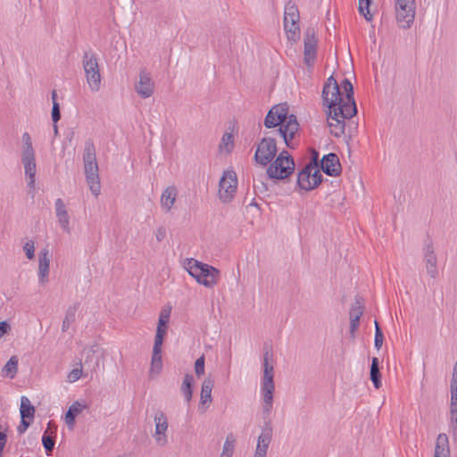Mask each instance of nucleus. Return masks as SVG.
Wrapping results in <instances>:
<instances>
[{
    "label": "nucleus",
    "instance_id": "obj_23",
    "mask_svg": "<svg viewBox=\"0 0 457 457\" xmlns=\"http://www.w3.org/2000/svg\"><path fill=\"white\" fill-rule=\"evenodd\" d=\"M83 162L84 166L98 165L96 162V147L91 139L87 140L85 143Z\"/></svg>",
    "mask_w": 457,
    "mask_h": 457
},
{
    "label": "nucleus",
    "instance_id": "obj_20",
    "mask_svg": "<svg viewBox=\"0 0 457 457\" xmlns=\"http://www.w3.org/2000/svg\"><path fill=\"white\" fill-rule=\"evenodd\" d=\"M304 57H314L316 55L317 39L312 28H308L304 34Z\"/></svg>",
    "mask_w": 457,
    "mask_h": 457
},
{
    "label": "nucleus",
    "instance_id": "obj_16",
    "mask_svg": "<svg viewBox=\"0 0 457 457\" xmlns=\"http://www.w3.org/2000/svg\"><path fill=\"white\" fill-rule=\"evenodd\" d=\"M84 170L90 191L94 195L97 196L101 190L98 165L84 166Z\"/></svg>",
    "mask_w": 457,
    "mask_h": 457
},
{
    "label": "nucleus",
    "instance_id": "obj_6",
    "mask_svg": "<svg viewBox=\"0 0 457 457\" xmlns=\"http://www.w3.org/2000/svg\"><path fill=\"white\" fill-rule=\"evenodd\" d=\"M299 12L296 4L289 0L285 5L284 27L287 33V39L295 41L300 37Z\"/></svg>",
    "mask_w": 457,
    "mask_h": 457
},
{
    "label": "nucleus",
    "instance_id": "obj_46",
    "mask_svg": "<svg viewBox=\"0 0 457 457\" xmlns=\"http://www.w3.org/2000/svg\"><path fill=\"white\" fill-rule=\"evenodd\" d=\"M360 319L358 318H350V328L349 332L352 337H355V332L359 328Z\"/></svg>",
    "mask_w": 457,
    "mask_h": 457
},
{
    "label": "nucleus",
    "instance_id": "obj_56",
    "mask_svg": "<svg viewBox=\"0 0 457 457\" xmlns=\"http://www.w3.org/2000/svg\"><path fill=\"white\" fill-rule=\"evenodd\" d=\"M52 101L53 104H54V102H57V93L55 90L52 91Z\"/></svg>",
    "mask_w": 457,
    "mask_h": 457
},
{
    "label": "nucleus",
    "instance_id": "obj_44",
    "mask_svg": "<svg viewBox=\"0 0 457 457\" xmlns=\"http://www.w3.org/2000/svg\"><path fill=\"white\" fill-rule=\"evenodd\" d=\"M269 446L257 443L253 457H266Z\"/></svg>",
    "mask_w": 457,
    "mask_h": 457
},
{
    "label": "nucleus",
    "instance_id": "obj_21",
    "mask_svg": "<svg viewBox=\"0 0 457 457\" xmlns=\"http://www.w3.org/2000/svg\"><path fill=\"white\" fill-rule=\"evenodd\" d=\"M178 195V190L174 186L166 187L161 195V206L166 212H170L173 207Z\"/></svg>",
    "mask_w": 457,
    "mask_h": 457
},
{
    "label": "nucleus",
    "instance_id": "obj_3",
    "mask_svg": "<svg viewBox=\"0 0 457 457\" xmlns=\"http://www.w3.org/2000/svg\"><path fill=\"white\" fill-rule=\"evenodd\" d=\"M264 126L268 129L279 126L278 132L287 146L295 148L293 139L298 132L299 124L295 115H288V106L287 104H280L271 107L265 117Z\"/></svg>",
    "mask_w": 457,
    "mask_h": 457
},
{
    "label": "nucleus",
    "instance_id": "obj_47",
    "mask_svg": "<svg viewBox=\"0 0 457 457\" xmlns=\"http://www.w3.org/2000/svg\"><path fill=\"white\" fill-rule=\"evenodd\" d=\"M170 310H162L160 313L158 323L160 324H168L170 320Z\"/></svg>",
    "mask_w": 457,
    "mask_h": 457
},
{
    "label": "nucleus",
    "instance_id": "obj_29",
    "mask_svg": "<svg viewBox=\"0 0 457 457\" xmlns=\"http://www.w3.org/2000/svg\"><path fill=\"white\" fill-rule=\"evenodd\" d=\"M194 384V378L190 374H187L184 377L182 385H181V393L184 395L186 402H190L192 399V386Z\"/></svg>",
    "mask_w": 457,
    "mask_h": 457
},
{
    "label": "nucleus",
    "instance_id": "obj_24",
    "mask_svg": "<svg viewBox=\"0 0 457 457\" xmlns=\"http://www.w3.org/2000/svg\"><path fill=\"white\" fill-rule=\"evenodd\" d=\"M214 386V381L211 378H206L201 388L200 402L201 404L210 403L212 402V391Z\"/></svg>",
    "mask_w": 457,
    "mask_h": 457
},
{
    "label": "nucleus",
    "instance_id": "obj_41",
    "mask_svg": "<svg viewBox=\"0 0 457 457\" xmlns=\"http://www.w3.org/2000/svg\"><path fill=\"white\" fill-rule=\"evenodd\" d=\"M195 372L197 377L204 374V356L202 355L195 362Z\"/></svg>",
    "mask_w": 457,
    "mask_h": 457
},
{
    "label": "nucleus",
    "instance_id": "obj_9",
    "mask_svg": "<svg viewBox=\"0 0 457 457\" xmlns=\"http://www.w3.org/2000/svg\"><path fill=\"white\" fill-rule=\"evenodd\" d=\"M237 187V174L233 170H226L220 180L219 198L223 203H229L235 196Z\"/></svg>",
    "mask_w": 457,
    "mask_h": 457
},
{
    "label": "nucleus",
    "instance_id": "obj_48",
    "mask_svg": "<svg viewBox=\"0 0 457 457\" xmlns=\"http://www.w3.org/2000/svg\"><path fill=\"white\" fill-rule=\"evenodd\" d=\"M306 165L313 169H319V153L317 151H312V159Z\"/></svg>",
    "mask_w": 457,
    "mask_h": 457
},
{
    "label": "nucleus",
    "instance_id": "obj_1",
    "mask_svg": "<svg viewBox=\"0 0 457 457\" xmlns=\"http://www.w3.org/2000/svg\"><path fill=\"white\" fill-rule=\"evenodd\" d=\"M353 94V87L348 79H344L339 86L330 76L323 86L322 100L328 108V124L330 133L337 137L345 133V120L357 113Z\"/></svg>",
    "mask_w": 457,
    "mask_h": 457
},
{
    "label": "nucleus",
    "instance_id": "obj_8",
    "mask_svg": "<svg viewBox=\"0 0 457 457\" xmlns=\"http://www.w3.org/2000/svg\"><path fill=\"white\" fill-rule=\"evenodd\" d=\"M396 21L400 27L410 28L415 17V0H395Z\"/></svg>",
    "mask_w": 457,
    "mask_h": 457
},
{
    "label": "nucleus",
    "instance_id": "obj_14",
    "mask_svg": "<svg viewBox=\"0 0 457 457\" xmlns=\"http://www.w3.org/2000/svg\"><path fill=\"white\" fill-rule=\"evenodd\" d=\"M21 162L24 166L25 176L29 179L28 187L34 188L37 172L35 152L22 153Z\"/></svg>",
    "mask_w": 457,
    "mask_h": 457
},
{
    "label": "nucleus",
    "instance_id": "obj_43",
    "mask_svg": "<svg viewBox=\"0 0 457 457\" xmlns=\"http://www.w3.org/2000/svg\"><path fill=\"white\" fill-rule=\"evenodd\" d=\"M23 250H24L28 259L31 260V259L34 258V256H35V254H34L35 245H34V242L33 241H28L24 245Z\"/></svg>",
    "mask_w": 457,
    "mask_h": 457
},
{
    "label": "nucleus",
    "instance_id": "obj_45",
    "mask_svg": "<svg viewBox=\"0 0 457 457\" xmlns=\"http://www.w3.org/2000/svg\"><path fill=\"white\" fill-rule=\"evenodd\" d=\"M52 120L54 123H57L61 119L60 105L57 102H54L52 108Z\"/></svg>",
    "mask_w": 457,
    "mask_h": 457
},
{
    "label": "nucleus",
    "instance_id": "obj_28",
    "mask_svg": "<svg viewBox=\"0 0 457 457\" xmlns=\"http://www.w3.org/2000/svg\"><path fill=\"white\" fill-rule=\"evenodd\" d=\"M21 418L33 420L35 415V408L26 396H21L20 407Z\"/></svg>",
    "mask_w": 457,
    "mask_h": 457
},
{
    "label": "nucleus",
    "instance_id": "obj_50",
    "mask_svg": "<svg viewBox=\"0 0 457 457\" xmlns=\"http://www.w3.org/2000/svg\"><path fill=\"white\" fill-rule=\"evenodd\" d=\"M155 237L158 242H162L166 237V228L160 227L155 231Z\"/></svg>",
    "mask_w": 457,
    "mask_h": 457
},
{
    "label": "nucleus",
    "instance_id": "obj_33",
    "mask_svg": "<svg viewBox=\"0 0 457 457\" xmlns=\"http://www.w3.org/2000/svg\"><path fill=\"white\" fill-rule=\"evenodd\" d=\"M87 370L85 371L83 369V364L79 362V367L74 368L69 372L67 376V381L69 383H74L78 381L81 377H87Z\"/></svg>",
    "mask_w": 457,
    "mask_h": 457
},
{
    "label": "nucleus",
    "instance_id": "obj_11",
    "mask_svg": "<svg viewBox=\"0 0 457 457\" xmlns=\"http://www.w3.org/2000/svg\"><path fill=\"white\" fill-rule=\"evenodd\" d=\"M86 79L93 92H97L101 87V71L97 59H86L83 62Z\"/></svg>",
    "mask_w": 457,
    "mask_h": 457
},
{
    "label": "nucleus",
    "instance_id": "obj_53",
    "mask_svg": "<svg viewBox=\"0 0 457 457\" xmlns=\"http://www.w3.org/2000/svg\"><path fill=\"white\" fill-rule=\"evenodd\" d=\"M451 407H457V387H451Z\"/></svg>",
    "mask_w": 457,
    "mask_h": 457
},
{
    "label": "nucleus",
    "instance_id": "obj_49",
    "mask_svg": "<svg viewBox=\"0 0 457 457\" xmlns=\"http://www.w3.org/2000/svg\"><path fill=\"white\" fill-rule=\"evenodd\" d=\"M30 426V422L27 420V419L21 418V423L17 428V431L19 434H23L28 429V428Z\"/></svg>",
    "mask_w": 457,
    "mask_h": 457
},
{
    "label": "nucleus",
    "instance_id": "obj_38",
    "mask_svg": "<svg viewBox=\"0 0 457 457\" xmlns=\"http://www.w3.org/2000/svg\"><path fill=\"white\" fill-rule=\"evenodd\" d=\"M384 335L381 328L379 327L378 321H375V338H374V346L376 349L379 350L383 345Z\"/></svg>",
    "mask_w": 457,
    "mask_h": 457
},
{
    "label": "nucleus",
    "instance_id": "obj_30",
    "mask_svg": "<svg viewBox=\"0 0 457 457\" xmlns=\"http://www.w3.org/2000/svg\"><path fill=\"white\" fill-rule=\"evenodd\" d=\"M162 346L161 345L154 344L153 355H152V370L159 372L162 367Z\"/></svg>",
    "mask_w": 457,
    "mask_h": 457
},
{
    "label": "nucleus",
    "instance_id": "obj_36",
    "mask_svg": "<svg viewBox=\"0 0 457 457\" xmlns=\"http://www.w3.org/2000/svg\"><path fill=\"white\" fill-rule=\"evenodd\" d=\"M168 324H157L154 344L162 345L164 336L167 333Z\"/></svg>",
    "mask_w": 457,
    "mask_h": 457
},
{
    "label": "nucleus",
    "instance_id": "obj_18",
    "mask_svg": "<svg viewBox=\"0 0 457 457\" xmlns=\"http://www.w3.org/2000/svg\"><path fill=\"white\" fill-rule=\"evenodd\" d=\"M424 261L426 264V270L428 274L431 278H436L437 276V259L434 253V248L430 243L427 244L425 246V255Z\"/></svg>",
    "mask_w": 457,
    "mask_h": 457
},
{
    "label": "nucleus",
    "instance_id": "obj_34",
    "mask_svg": "<svg viewBox=\"0 0 457 457\" xmlns=\"http://www.w3.org/2000/svg\"><path fill=\"white\" fill-rule=\"evenodd\" d=\"M363 303L360 297H356L354 299V303H353L350 312H349V318H358L361 319V317L363 314Z\"/></svg>",
    "mask_w": 457,
    "mask_h": 457
},
{
    "label": "nucleus",
    "instance_id": "obj_7",
    "mask_svg": "<svg viewBox=\"0 0 457 457\" xmlns=\"http://www.w3.org/2000/svg\"><path fill=\"white\" fill-rule=\"evenodd\" d=\"M277 152L276 140L272 137H263L257 145L254 161L262 166H267L274 160Z\"/></svg>",
    "mask_w": 457,
    "mask_h": 457
},
{
    "label": "nucleus",
    "instance_id": "obj_37",
    "mask_svg": "<svg viewBox=\"0 0 457 457\" xmlns=\"http://www.w3.org/2000/svg\"><path fill=\"white\" fill-rule=\"evenodd\" d=\"M42 444L47 454L51 453L54 447V437L45 432L42 436Z\"/></svg>",
    "mask_w": 457,
    "mask_h": 457
},
{
    "label": "nucleus",
    "instance_id": "obj_10",
    "mask_svg": "<svg viewBox=\"0 0 457 457\" xmlns=\"http://www.w3.org/2000/svg\"><path fill=\"white\" fill-rule=\"evenodd\" d=\"M322 175L319 169L305 165L298 173L297 185L301 189L310 191L316 188L322 181Z\"/></svg>",
    "mask_w": 457,
    "mask_h": 457
},
{
    "label": "nucleus",
    "instance_id": "obj_4",
    "mask_svg": "<svg viewBox=\"0 0 457 457\" xmlns=\"http://www.w3.org/2000/svg\"><path fill=\"white\" fill-rule=\"evenodd\" d=\"M184 267L190 276L205 287L212 288L217 285L220 278V270L215 267L203 263L193 258L187 259Z\"/></svg>",
    "mask_w": 457,
    "mask_h": 457
},
{
    "label": "nucleus",
    "instance_id": "obj_51",
    "mask_svg": "<svg viewBox=\"0 0 457 457\" xmlns=\"http://www.w3.org/2000/svg\"><path fill=\"white\" fill-rule=\"evenodd\" d=\"M7 442V436L4 432H0V457L3 456L4 448Z\"/></svg>",
    "mask_w": 457,
    "mask_h": 457
},
{
    "label": "nucleus",
    "instance_id": "obj_55",
    "mask_svg": "<svg viewBox=\"0 0 457 457\" xmlns=\"http://www.w3.org/2000/svg\"><path fill=\"white\" fill-rule=\"evenodd\" d=\"M304 60V62L305 64L308 66V67H311L313 65L314 63V59H309V58H306V59H303Z\"/></svg>",
    "mask_w": 457,
    "mask_h": 457
},
{
    "label": "nucleus",
    "instance_id": "obj_17",
    "mask_svg": "<svg viewBox=\"0 0 457 457\" xmlns=\"http://www.w3.org/2000/svg\"><path fill=\"white\" fill-rule=\"evenodd\" d=\"M50 255L49 250L44 248L38 257V282L45 285L48 282Z\"/></svg>",
    "mask_w": 457,
    "mask_h": 457
},
{
    "label": "nucleus",
    "instance_id": "obj_2",
    "mask_svg": "<svg viewBox=\"0 0 457 457\" xmlns=\"http://www.w3.org/2000/svg\"><path fill=\"white\" fill-rule=\"evenodd\" d=\"M275 391L274 368L269 363V352L263 355V375L261 381V394L262 397V418L264 420L262 432L257 443L269 446L272 436L273 428L270 415L273 408V395Z\"/></svg>",
    "mask_w": 457,
    "mask_h": 457
},
{
    "label": "nucleus",
    "instance_id": "obj_13",
    "mask_svg": "<svg viewBox=\"0 0 457 457\" xmlns=\"http://www.w3.org/2000/svg\"><path fill=\"white\" fill-rule=\"evenodd\" d=\"M154 437L158 445L163 446L167 444L168 439L166 431L168 429V420L166 415L162 411H157L154 414Z\"/></svg>",
    "mask_w": 457,
    "mask_h": 457
},
{
    "label": "nucleus",
    "instance_id": "obj_54",
    "mask_svg": "<svg viewBox=\"0 0 457 457\" xmlns=\"http://www.w3.org/2000/svg\"><path fill=\"white\" fill-rule=\"evenodd\" d=\"M451 387H457V361L453 365Z\"/></svg>",
    "mask_w": 457,
    "mask_h": 457
},
{
    "label": "nucleus",
    "instance_id": "obj_19",
    "mask_svg": "<svg viewBox=\"0 0 457 457\" xmlns=\"http://www.w3.org/2000/svg\"><path fill=\"white\" fill-rule=\"evenodd\" d=\"M56 217L58 219V222L62 228L63 231L70 233V216L66 210L65 204L61 198L55 200L54 203Z\"/></svg>",
    "mask_w": 457,
    "mask_h": 457
},
{
    "label": "nucleus",
    "instance_id": "obj_31",
    "mask_svg": "<svg viewBox=\"0 0 457 457\" xmlns=\"http://www.w3.org/2000/svg\"><path fill=\"white\" fill-rule=\"evenodd\" d=\"M236 439L232 434L227 436L220 457H233Z\"/></svg>",
    "mask_w": 457,
    "mask_h": 457
},
{
    "label": "nucleus",
    "instance_id": "obj_12",
    "mask_svg": "<svg viewBox=\"0 0 457 457\" xmlns=\"http://www.w3.org/2000/svg\"><path fill=\"white\" fill-rule=\"evenodd\" d=\"M135 90L142 98H148L154 94V81L146 69L140 71L138 80L135 83Z\"/></svg>",
    "mask_w": 457,
    "mask_h": 457
},
{
    "label": "nucleus",
    "instance_id": "obj_59",
    "mask_svg": "<svg viewBox=\"0 0 457 457\" xmlns=\"http://www.w3.org/2000/svg\"><path fill=\"white\" fill-rule=\"evenodd\" d=\"M88 358H89V356H87V359H86V361H85V362H84V365H85V366H86V365L87 364V362H88V360H87Z\"/></svg>",
    "mask_w": 457,
    "mask_h": 457
},
{
    "label": "nucleus",
    "instance_id": "obj_40",
    "mask_svg": "<svg viewBox=\"0 0 457 457\" xmlns=\"http://www.w3.org/2000/svg\"><path fill=\"white\" fill-rule=\"evenodd\" d=\"M23 149L22 153L34 152L30 136L28 132L22 135Z\"/></svg>",
    "mask_w": 457,
    "mask_h": 457
},
{
    "label": "nucleus",
    "instance_id": "obj_57",
    "mask_svg": "<svg viewBox=\"0 0 457 457\" xmlns=\"http://www.w3.org/2000/svg\"><path fill=\"white\" fill-rule=\"evenodd\" d=\"M53 127H54V136L56 137V136H58V133H59V132H58V126H57V123H54V126H53Z\"/></svg>",
    "mask_w": 457,
    "mask_h": 457
},
{
    "label": "nucleus",
    "instance_id": "obj_25",
    "mask_svg": "<svg viewBox=\"0 0 457 457\" xmlns=\"http://www.w3.org/2000/svg\"><path fill=\"white\" fill-rule=\"evenodd\" d=\"M85 408V405L81 404L79 402L73 403L68 409L65 414V422L69 427H72L75 424V418L78 414H79L82 410Z\"/></svg>",
    "mask_w": 457,
    "mask_h": 457
},
{
    "label": "nucleus",
    "instance_id": "obj_58",
    "mask_svg": "<svg viewBox=\"0 0 457 457\" xmlns=\"http://www.w3.org/2000/svg\"><path fill=\"white\" fill-rule=\"evenodd\" d=\"M98 367V362L96 363V366L91 370V373L96 370V368Z\"/></svg>",
    "mask_w": 457,
    "mask_h": 457
},
{
    "label": "nucleus",
    "instance_id": "obj_35",
    "mask_svg": "<svg viewBox=\"0 0 457 457\" xmlns=\"http://www.w3.org/2000/svg\"><path fill=\"white\" fill-rule=\"evenodd\" d=\"M371 0H359V12L363 15L367 21H371L373 15L370 12Z\"/></svg>",
    "mask_w": 457,
    "mask_h": 457
},
{
    "label": "nucleus",
    "instance_id": "obj_5",
    "mask_svg": "<svg viewBox=\"0 0 457 457\" xmlns=\"http://www.w3.org/2000/svg\"><path fill=\"white\" fill-rule=\"evenodd\" d=\"M267 174L272 179H285L288 178L295 170V162L293 157L286 150H283L269 163Z\"/></svg>",
    "mask_w": 457,
    "mask_h": 457
},
{
    "label": "nucleus",
    "instance_id": "obj_52",
    "mask_svg": "<svg viewBox=\"0 0 457 457\" xmlns=\"http://www.w3.org/2000/svg\"><path fill=\"white\" fill-rule=\"evenodd\" d=\"M11 329L7 321H0V338Z\"/></svg>",
    "mask_w": 457,
    "mask_h": 457
},
{
    "label": "nucleus",
    "instance_id": "obj_15",
    "mask_svg": "<svg viewBox=\"0 0 457 457\" xmlns=\"http://www.w3.org/2000/svg\"><path fill=\"white\" fill-rule=\"evenodd\" d=\"M320 169L328 176L339 175L342 167L338 156L334 153L325 154L320 161Z\"/></svg>",
    "mask_w": 457,
    "mask_h": 457
},
{
    "label": "nucleus",
    "instance_id": "obj_27",
    "mask_svg": "<svg viewBox=\"0 0 457 457\" xmlns=\"http://www.w3.org/2000/svg\"><path fill=\"white\" fill-rule=\"evenodd\" d=\"M370 380L372 381L374 387L378 389L381 387V374L379 371V361L377 357H373L370 365Z\"/></svg>",
    "mask_w": 457,
    "mask_h": 457
},
{
    "label": "nucleus",
    "instance_id": "obj_32",
    "mask_svg": "<svg viewBox=\"0 0 457 457\" xmlns=\"http://www.w3.org/2000/svg\"><path fill=\"white\" fill-rule=\"evenodd\" d=\"M76 312H77V306H71L66 311L65 317H64L62 324V330L63 332L67 331L69 329L70 326L75 321Z\"/></svg>",
    "mask_w": 457,
    "mask_h": 457
},
{
    "label": "nucleus",
    "instance_id": "obj_42",
    "mask_svg": "<svg viewBox=\"0 0 457 457\" xmlns=\"http://www.w3.org/2000/svg\"><path fill=\"white\" fill-rule=\"evenodd\" d=\"M224 145V147L228 150V151H230V149L232 148L233 146V136L232 134L230 133H225L223 136H222V138H221V145L220 146Z\"/></svg>",
    "mask_w": 457,
    "mask_h": 457
},
{
    "label": "nucleus",
    "instance_id": "obj_22",
    "mask_svg": "<svg viewBox=\"0 0 457 457\" xmlns=\"http://www.w3.org/2000/svg\"><path fill=\"white\" fill-rule=\"evenodd\" d=\"M434 457H450L448 436L445 433L437 436Z\"/></svg>",
    "mask_w": 457,
    "mask_h": 457
},
{
    "label": "nucleus",
    "instance_id": "obj_39",
    "mask_svg": "<svg viewBox=\"0 0 457 457\" xmlns=\"http://www.w3.org/2000/svg\"><path fill=\"white\" fill-rule=\"evenodd\" d=\"M450 428L453 433V437L457 440V406L451 407V424Z\"/></svg>",
    "mask_w": 457,
    "mask_h": 457
},
{
    "label": "nucleus",
    "instance_id": "obj_26",
    "mask_svg": "<svg viewBox=\"0 0 457 457\" xmlns=\"http://www.w3.org/2000/svg\"><path fill=\"white\" fill-rule=\"evenodd\" d=\"M18 357L13 355L2 369V376L9 378H13L18 370Z\"/></svg>",
    "mask_w": 457,
    "mask_h": 457
}]
</instances>
